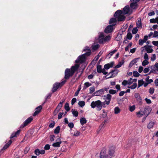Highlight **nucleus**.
<instances>
[{
    "label": "nucleus",
    "instance_id": "nucleus-59",
    "mask_svg": "<svg viewBox=\"0 0 158 158\" xmlns=\"http://www.w3.org/2000/svg\"><path fill=\"white\" fill-rule=\"evenodd\" d=\"M30 149V148L29 147H27L25 148L24 150V153L25 154H26L29 151Z\"/></svg>",
    "mask_w": 158,
    "mask_h": 158
},
{
    "label": "nucleus",
    "instance_id": "nucleus-24",
    "mask_svg": "<svg viewBox=\"0 0 158 158\" xmlns=\"http://www.w3.org/2000/svg\"><path fill=\"white\" fill-rule=\"evenodd\" d=\"M155 123L154 122H150L148 124V129H151L153 127Z\"/></svg>",
    "mask_w": 158,
    "mask_h": 158
},
{
    "label": "nucleus",
    "instance_id": "nucleus-63",
    "mask_svg": "<svg viewBox=\"0 0 158 158\" xmlns=\"http://www.w3.org/2000/svg\"><path fill=\"white\" fill-rule=\"evenodd\" d=\"M115 88L117 89L116 91L118 92V91H120L121 90L120 86L119 85H117L115 86Z\"/></svg>",
    "mask_w": 158,
    "mask_h": 158
},
{
    "label": "nucleus",
    "instance_id": "nucleus-21",
    "mask_svg": "<svg viewBox=\"0 0 158 158\" xmlns=\"http://www.w3.org/2000/svg\"><path fill=\"white\" fill-rule=\"evenodd\" d=\"M137 4L136 3L131 2L130 4V7L131 9H136Z\"/></svg>",
    "mask_w": 158,
    "mask_h": 158
},
{
    "label": "nucleus",
    "instance_id": "nucleus-5",
    "mask_svg": "<svg viewBox=\"0 0 158 158\" xmlns=\"http://www.w3.org/2000/svg\"><path fill=\"white\" fill-rule=\"evenodd\" d=\"M73 75L70 69H66L65 71L64 78L66 79H68L70 77L72 76Z\"/></svg>",
    "mask_w": 158,
    "mask_h": 158
},
{
    "label": "nucleus",
    "instance_id": "nucleus-61",
    "mask_svg": "<svg viewBox=\"0 0 158 158\" xmlns=\"http://www.w3.org/2000/svg\"><path fill=\"white\" fill-rule=\"evenodd\" d=\"M77 101V99L75 98H73L71 100V104L73 105Z\"/></svg>",
    "mask_w": 158,
    "mask_h": 158
},
{
    "label": "nucleus",
    "instance_id": "nucleus-31",
    "mask_svg": "<svg viewBox=\"0 0 158 158\" xmlns=\"http://www.w3.org/2000/svg\"><path fill=\"white\" fill-rule=\"evenodd\" d=\"M64 109L67 111V112L70 110V108H69L68 103L66 102L65 103L64 106Z\"/></svg>",
    "mask_w": 158,
    "mask_h": 158
},
{
    "label": "nucleus",
    "instance_id": "nucleus-29",
    "mask_svg": "<svg viewBox=\"0 0 158 158\" xmlns=\"http://www.w3.org/2000/svg\"><path fill=\"white\" fill-rule=\"evenodd\" d=\"M64 102V101H62V102H61L57 106L56 108L57 109L59 110H60L61 108L63 106V103Z\"/></svg>",
    "mask_w": 158,
    "mask_h": 158
},
{
    "label": "nucleus",
    "instance_id": "nucleus-56",
    "mask_svg": "<svg viewBox=\"0 0 158 158\" xmlns=\"http://www.w3.org/2000/svg\"><path fill=\"white\" fill-rule=\"evenodd\" d=\"M50 148V146L48 144H46L44 147V149L45 150H48Z\"/></svg>",
    "mask_w": 158,
    "mask_h": 158
},
{
    "label": "nucleus",
    "instance_id": "nucleus-51",
    "mask_svg": "<svg viewBox=\"0 0 158 158\" xmlns=\"http://www.w3.org/2000/svg\"><path fill=\"white\" fill-rule=\"evenodd\" d=\"M117 92L116 91L112 89H110L109 91V93L112 94H115Z\"/></svg>",
    "mask_w": 158,
    "mask_h": 158
},
{
    "label": "nucleus",
    "instance_id": "nucleus-20",
    "mask_svg": "<svg viewBox=\"0 0 158 158\" xmlns=\"http://www.w3.org/2000/svg\"><path fill=\"white\" fill-rule=\"evenodd\" d=\"M12 143V141L11 140H9L7 143H6L4 146L3 147L2 149V150H5L7 149L11 144Z\"/></svg>",
    "mask_w": 158,
    "mask_h": 158
},
{
    "label": "nucleus",
    "instance_id": "nucleus-53",
    "mask_svg": "<svg viewBox=\"0 0 158 158\" xmlns=\"http://www.w3.org/2000/svg\"><path fill=\"white\" fill-rule=\"evenodd\" d=\"M110 37L109 35L106 36L105 37H104V39L105 42L108 41L110 39Z\"/></svg>",
    "mask_w": 158,
    "mask_h": 158
},
{
    "label": "nucleus",
    "instance_id": "nucleus-7",
    "mask_svg": "<svg viewBox=\"0 0 158 158\" xmlns=\"http://www.w3.org/2000/svg\"><path fill=\"white\" fill-rule=\"evenodd\" d=\"M141 50L142 52L146 51L148 53H152L153 51L152 49L148 45H145L141 48Z\"/></svg>",
    "mask_w": 158,
    "mask_h": 158
},
{
    "label": "nucleus",
    "instance_id": "nucleus-14",
    "mask_svg": "<svg viewBox=\"0 0 158 158\" xmlns=\"http://www.w3.org/2000/svg\"><path fill=\"white\" fill-rule=\"evenodd\" d=\"M117 18L115 17V18H112L110 20L109 23L111 26H112L113 27L114 26L116 23Z\"/></svg>",
    "mask_w": 158,
    "mask_h": 158
},
{
    "label": "nucleus",
    "instance_id": "nucleus-1",
    "mask_svg": "<svg viewBox=\"0 0 158 158\" xmlns=\"http://www.w3.org/2000/svg\"><path fill=\"white\" fill-rule=\"evenodd\" d=\"M130 11L128 6H125L123 10H117L114 15V16L117 18L118 21H122L125 20L126 17L124 15L129 13Z\"/></svg>",
    "mask_w": 158,
    "mask_h": 158
},
{
    "label": "nucleus",
    "instance_id": "nucleus-45",
    "mask_svg": "<svg viewBox=\"0 0 158 158\" xmlns=\"http://www.w3.org/2000/svg\"><path fill=\"white\" fill-rule=\"evenodd\" d=\"M105 42L104 38H99L98 42L100 44H102Z\"/></svg>",
    "mask_w": 158,
    "mask_h": 158
},
{
    "label": "nucleus",
    "instance_id": "nucleus-17",
    "mask_svg": "<svg viewBox=\"0 0 158 158\" xmlns=\"http://www.w3.org/2000/svg\"><path fill=\"white\" fill-rule=\"evenodd\" d=\"M114 64V62H111L110 63H108L105 64L104 66V69L107 70L110 68L112 67Z\"/></svg>",
    "mask_w": 158,
    "mask_h": 158
},
{
    "label": "nucleus",
    "instance_id": "nucleus-15",
    "mask_svg": "<svg viewBox=\"0 0 158 158\" xmlns=\"http://www.w3.org/2000/svg\"><path fill=\"white\" fill-rule=\"evenodd\" d=\"M103 92V89H101L97 91L93 94V96H99L102 95Z\"/></svg>",
    "mask_w": 158,
    "mask_h": 158
},
{
    "label": "nucleus",
    "instance_id": "nucleus-10",
    "mask_svg": "<svg viewBox=\"0 0 158 158\" xmlns=\"http://www.w3.org/2000/svg\"><path fill=\"white\" fill-rule=\"evenodd\" d=\"M60 87V83L58 82L55 83L53 84V88L52 89V92H55L59 87Z\"/></svg>",
    "mask_w": 158,
    "mask_h": 158
},
{
    "label": "nucleus",
    "instance_id": "nucleus-46",
    "mask_svg": "<svg viewBox=\"0 0 158 158\" xmlns=\"http://www.w3.org/2000/svg\"><path fill=\"white\" fill-rule=\"evenodd\" d=\"M138 31V30L137 28L135 27L132 29V34H136L137 33Z\"/></svg>",
    "mask_w": 158,
    "mask_h": 158
},
{
    "label": "nucleus",
    "instance_id": "nucleus-64",
    "mask_svg": "<svg viewBox=\"0 0 158 158\" xmlns=\"http://www.w3.org/2000/svg\"><path fill=\"white\" fill-rule=\"evenodd\" d=\"M158 36V32L157 31H155L153 35V37H156Z\"/></svg>",
    "mask_w": 158,
    "mask_h": 158
},
{
    "label": "nucleus",
    "instance_id": "nucleus-48",
    "mask_svg": "<svg viewBox=\"0 0 158 158\" xmlns=\"http://www.w3.org/2000/svg\"><path fill=\"white\" fill-rule=\"evenodd\" d=\"M128 85H131L133 82V79L132 78H130L128 81Z\"/></svg>",
    "mask_w": 158,
    "mask_h": 158
},
{
    "label": "nucleus",
    "instance_id": "nucleus-60",
    "mask_svg": "<svg viewBox=\"0 0 158 158\" xmlns=\"http://www.w3.org/2000/svg\"><path fill=\"white\" fill-rule=\"evenodd\" d=\"M81 89V87H78L77 90V91L75 93L74 96H77L79 93V91Z\"/></svg>",
    "mask_w": 158,
    "mask_h": 158
},
{
    "label": "nucleus",
    "instance_id": "nucleus-37",
    "mask_svg": "<svg viewBox=\"0 0 158 158\" xmlns=\"http://www.w3.org/2000/svg\"><path fill=\"white\" fill-rule=\"evenodd\" d=\"M60 127L59 126H57L54 130V132L55 134H58L60 130Z\"/></svg>",
    "mask_w": 158,
    "mask_h": 158
},
{
    "label": "nucleus",
    "instance_id": "nucleus-4",
    "mask_svg": "<svg viewBox=\"0 0 158 158\" xmlns=\"http://www.w3.org/2000/svg\"><path fill=\"white\" fill-rule=\"evenodd\" d=\"M90 106L92 108H95L97 110L99 111L101 110L102 108V103L99 100L95 101H93L91 103Z\"/></svg>",
    "mask_w": 158,
    "mask_h": 158
},
{
    "label": "nucleus",
    "instance_id": "nucleus-54",
    "mask_svg": "<svg viewBox=\"0 0 158 158\" xmlns=\"http://www.w3.org/2000/svg\"><path fill=\"white\" fill-rule=\"evenodd\" d=\"M122 85L124 86L128 85V81L126 80H123L122 82Z\"/></svg>",
    "mask_w": 158,
    "mask_h": 158
},
{
    "label": "nucleus",
    "instance_id": "nucleus-13",
    "mask_svg": "<svg viewBox=\"0 0 158 158\" xmlns=\"http://www.w3.org/2000/svg\"><path fill=\"white\" fill-rule=\"evenodd\" d=\"M118 73V70L117 69H114L112 70L110 72L108 75L111 74V75L110 76V77H113L115 76Z\"/></svg>",
    "mask_w": 158,
    "mask_h": 158
},
{
    "label": "nucleus",
    "instance_id": "nucleus-43",
    "mask_svg": "<svg viewBox=\"0 0 158 158\" xmlns=\"http://www.w3.org/2000/svg\"><path fill=\"white\" fill-rule=\"evenodd\" d=\"M127 38L129 40H131L132 37V34L131 33L129 32L128 33L127 35Z\"/></svg>",
    "mask_w": 158,
    "mask_h": 158
},
{
    "label": "nucleus",
    "instance_id": "nucleus-62",
    "mask_svg": "<svg viewBox=\"0 0 158 158\" xmlns=\"http://www.w3.org/2000/svg\"><path fill=\"white\" fill-rule=\"evenodd\" d=\"M143 58L145 59V60H148V56L147 53H145Z\"/></svg>",
    "mask_w": 158,
    "mask_h": 158
},
{
    "label": "nucleus",
    "instance_id": "nucleus-39",
    "mask_svg": "<svg viewBox=\"0 0 158 158\" xmlns=\"http://www.w3.org/2000/svg\"><path fill=\"white\" fill-rule=\"evenodd\" d=\"M95 91V87L94 86L90 87L89 88V93L90 94H91L92 93L94 92Z\"/></svg>",
    "mask_w": 158,
    "mask_h": 158
},
{
    "label": "nucleus",
    "instance_id": "nucleus-9",
    "mask_svg": "<svg viewBox=\"0 0 158 158\" xmlns=\"http://www.w3.org/2000/svg\"><path fill=\"white\" fill-rule=\"evenodd\" d=\"M33 120V118L31 117H29L27 119H26L23 123V125H22L20 126V128H23L27 125L29 123H31Z\"/></svg>",
    "mask_w": 158,
    "mask_h": 158
},
{
    "label": "nucleus",
    "instance_id": "nucleus-32",
    "mask_svg": "<svg viewBox=\"0 0 158 158\" xmlns=\"http://www.w3.org/2000/svg\"><path fill=\"white\" fill-rule=\"evenodd\" d=\"M80 122L81 125H83L86 123V120L85 118H82L80 119Z\"/></svg>",
    "mask_w": 158,
    "mask_h": 158
},
{
    "label": "nucleus",
    "instance_id": "nucleus-49",
    "mask_svg": "<svg viewBox=\"0 0 158 158\" xmlns=\"http://www.w3.org/2000/svg\"><path fill=\"white\" fill-rule=\"evenodd\" d=\"M155 89L153 88H150L149 89V92L150 94H152L154 91Z\"/></svg>",
    "mask_w": 158,
    "mask_h": 158
},
{
    "label": "nucleus",
    "instance_id": "nucleus-57",
    "mask_svg": "<svg viewBox=\"0 0 158 158\" xmlns=\"http://www.w3.org/2000/svg\"><path fill=\"white\" fill-rule=\"evenodd\" d=\"M144 43H145L143 41L142 39H140L139 40V45H142Z\"/></svg>",
    "mask_w": 158,
    "mask_h": 158
},
{
    "label": "nucleus",
    "instance_id": "nucleus-34",
    "mask_svg": "<svg viewBox=\"0 0 158 158\" xmlns=\"http://www.w3.org/2000/svg\"><path fill=\"white\" fill-rule=\"evenodd\" d=\"M91 84L90 83H89V82H85L84 83V89H86L87 87H89V86H91Z\"/></svg>",
    "mask_w": 158,
    "mask_h": 158
},
{
    "label": "nucleus",
    "instance_id": "nucleus-40",
    "mask_svg": "<svg viewBox=\"0 0 158 158\" xmlns=\"http://www.w3.org/2000/svg\"><path fill=\"white\" fill-rule=\"evenodd\" d=\"M140 74L136 71H134L133 72V76L136 77H138Z\"/></svg>",
    "mask_w": 158,
    "mask_h": 158
},
{
    "label": "nucleus",
    "instance_id": "nucleus-22",
    "mask_svg": "<svg viewBox=\"0 0 158 158\" xmlns=\"http://www.w3.org/2000/svg\"><path fill=\"white\" fill-rule=\"evenodd\" d=\"M61 143V141L60 140L58 142L53 143L52 146L54 147H59L60 146V144Z\"/></svg>",
    "mask_w": 158,
    "mask_h": 158
},
{
    "label": "nucleus",
    "instance_id": "nucleus-41",
    "mask_svg": "<svg viewBox=\"0 0 158 158\" xmlns=\"http://www.w3.org/2000/svg\"><path fill=\"white\" fill-rule=\"evenodd\" d=\"M137 85V84L136 83H133V84L132 85L129 87V88L131 89H134L136 87Z\"/></svg>",
    "mask_w": 158,
    "mask_h": 158
},
{
    "label": "nucleus",
    "instance_id": "nucleus-52",
    "mask_svg": "<svg viewBox=\"0 0 158 158\" xmlns=\"http://www.w3.org/2000/svg\"><path fill=\"white\" fill-rule=\"evenodd\" d=\"M135 109V105H133L132 106H130L129 107V110L131 111L132 112Z\"/></svg>",
    "mask_w": 158,
    "mask_h": 158
},
{
    "label": "nucleus",
    "instance_id": "nucleus-36",
    "mask_svg": "<svg viewBox=\"0 0 158 158\" xmlns=\"http://www.w3.org/2000/svg\"><path fill=\"white\" fill-rule=\"evenodd\" d=\"M132 42H130L128 45L125 48V50L126 51H128V49L129 48L131 47V46L132 45Z\"/></svg>",
    "mask_w": 158,
    "mask_h": 158
},
{
    "label": "nucleus",
    "instance_id": "nucleus-47",
    "mask_svg": "<svg viewBox=\"0 0 158 158\" xmlns=\"http://www.w3.org/2000/svg\"><path fill=\"white\" fill-rule=\"evenodd\" d=\"M80 135V132L77 131H75L74 132L73 135L76 136H77Z\"/></svg>",
    "mask_w": 158,
    "mask_h": 158
},
{
    "label": "nucleus",
    "instance_id": "nucleus-27",
    "mask_svg": "<svg viewBox=\"0 0 158 158\" xmlns=\"http://www.w3.org/2000/svg\"><path fill=\"white\" fill-rule=\"evenodd\" d=\"M150 77L149 76H147L145 79V81L149 84H150L153 81L152 79H149Z\"/></svg>",
    "mask_w": 158,
    "mask_h": 158
},
{
    "label": "nucleus",
    "instance_id": "nucleus-26",
    "mask_svg": "<svg viewBox=\"0 0 158 158\" xmlns=\"http://www.w3.org/2000/svg\"><path fill=\"white\" fill-rule=\"evenodd\" d=\"M114 114H117L119 113L120 112V110L118 106L115 107L114 109Z\"/></svg>",
    "mask_w": 158,
    "mask_h": 158
},
{
    "label": "nucleus",
    "instance_id": "nucleus-12",
    "mask_svg": "<svg viewBox=\"0 0 158 158\" xmlns=\"http://www.w3.org/2000/svg\"><path fill=\"white\" fill-rule=\"evenodd\" d=\"M79 65L78 64H75L74 65L72 66L70 69L72 73L74 74L75 72L78 69Z\"/></svg>",
    "mask_w": 158,
    "mask_h": 158
},
{
    "label": "nucleus",
    "instance_id": "nucleus-55",
    "mask_svg": "<svg viewBox=\"0 0 158 158\" xmlns=\"http://www.w3.org/2000/svg\"><path fill=\"white\" fill-rule=\"evenodd\" d=\"M156 59V56L155 54H153L151 57V60L152 61H154Z\"/></svg>",
    "mask_w": 158,
    "mask_h": 158
},
{
    "label": "nucleus",
    "instance_id": "nucleus-19",
    "mask_svg": "<svg viewBox=\"0 0 158 158\" xmlns=\"http://www.w3.org/2000/svg\"><path fill=\"white\" fill-rule=\"evenodd\" d=\"M134 96L137 101H139V102H141L142 99L139 93H135L134 95Z\"/></svg>",
    "mask_w": 158,
    "mask_h": 158
},
{
    "label": "nucleus",
    "instance_id": "nucleus-8",
    "mask_svg": "<svg viewBox=\"0 0 158 158\" xmlns=\"http://www.w3.org/2000/svg\"><path fill=\"white\" fill-rule=\"evenodd\" d=\"M104 97H105V100L104 102V104L109 105L111 99V95L110 94H108L106 96H105Z\"/></svg>",
    "mask_w": 158,
    "mask_h": 158
},
{
    "label": "nucleus",
    "instance_id": "nucleus-58",
    "mask_svg": "<svg viewBox=\"0 0 158 158\" xmlns=\"http://www.w3.org/2000/svg\"><path fill=\"white\" fill-rule=\"evenodd\" d=\"M68 124V126L70 128H73L74 127V124L73 123H72V122Z\"/></svg>",
    "mask_w": 158,
    "mask_h": 158
},
{
    "label": "nucleus",
    "instance_id": "nucleus-16",
    "mask_svg": "<svg viewBox=\"0 0 158 158\" xmlns=\"http://www.w3.org/2000/svg\"><path fill=\"white\" fill-rule=\"evenodd\" d=\"M114 148H111L109 149L108 153L109 155V156L110 158H111L113 156V155L114 154Z\"/></svg>",
    "mask_w": 158,
    "mask_h": 158
},
{
    "label": "nucleus",
    "instance_id": "nucleus-33",
    "mask_svg": "<svg viewBox=\"0 0 158 158\" xmlns=\"http://www.w3.org/2000/svg\"><path fill=\"white\" fill-rule=\"evenodd\" d=\"M92 47L93 50H96L99 48V46L98 44H97L96 45H93Z\"/></svg>",
    "mask_w": 158,
    "mask_h": 158
},
{
    "label": "nucleus",
    "instance_id": "nucleus-6",
    "mask_svg": "<svg viewBox=\"0 0 158 158\" xmlns=\"http://www.w3.org/2000/svg\"><path fill=\"white\" fill-rule=\"evenodd\" d=\"M151 70L149 73L148 74H149L151 73H153L154 74L157 73V72H158V63H156L154 65L151 66L150 67Z\"/></svg>",
    "mask_w": 158,
    "mask_h": 158
},
{
    "label": "nucleus",
    "instance_id": "nucleus-23",
    "mask_svg": "<svg viewBox=\"0 0 158 158\" xmlns=\"http://www.w3.org/2000/svg\"><path fill=\"white\" fill-rule=\"evenodd\" d=\"M71 112L74 116L76 117L78 116L79 113L76 110L72 109Z\"/></svg>",
    "mask_w": 158,
    "mask_h": 158
},
{
    "label": "nucleus",
    "instance_id": "nucleus-30",
    "mask_svg": "<svg viewBox=\"0 0 158 158\" xmlns=\"http://www.w3.org/2000/svg\"><path fill=\"white\" fill-rule=\"evenodd\" d=\"M97 69V71L98 73H100L102 72V66L101 65H98Z\"/></svg>",
    "mask_w": 158,
    "mask_h": 158
},
{
    "label": "nucleus",
    "instance_id": "nucleus-11",
    "mask_svg": "<svg viewBox=\"0 0 158 158\" xmlns=\"http://www.w3.org/2000/svg\"><path fill=\"white\" fill-rule=\"evenodd\" d=\"M113 29V27L111 25L108 26L105 30V32L106 33H109L112 32Z\"/></svg>",
    "mask_w": 158,
    "mask_h": 158
},
{
    "label": "nucleus",
    "instance_id": "nucleus-42",
    "mask_svg": "<svg viewBox=\"0 0 158 158\" xmlns=\"http://www.w3.org/2000/svg\"><path fill=\"white\" fill-rule=\"evenodd\" d=\"M136 26L138 27H142V23L141 20H138L136 23Z\"/></svg>",
    "mask_w": 158,
    "mask_h": 158
},
{
    "label": "nucleus",
    "instance_id": "nucleus-2",
    "mask_svg": "<svg viewBox=\"0 0 158 158\" xmlns=\"http://www.w3.org/2000/svg\"><path fill=\"white\" fill-rule=\"evenodd\" d=\"M83 51L85 53L79 56L77 59L75 60L77 63H82L85 61L86 57L89 56L91 54V50L87 46L83 50Z\"/></svg>",
    "mask_w": 158,
    "mask_h": 158
},
{
    "label": "nucleus",
    "instance_id": "nucleus-3",
    "mask_svg": "<svg viewBox=\"0 0 158 158\" xmlns=\"http://www.w3.org/2000/svg\"><path fill=\"white\" fill-rule=\"evenodd\" d=\"M152 110V108L148 106H146L143 112H137L136 114L139 117H141L143 115H146V117H147L150 114Z\"/></svg>",
    "mask_w": 158,
    "mask_h": 158
},
{
    "label": "nucleus",
    "instance_id": "nucleus-44",
    "mask_svg": "<svg viewBox=\"0 0 158 158\" xmlns=\"http://www.w3.org/2000/svg\"><path fill=\"white\" fill-rule=\"evenodd\" d=\"M149 63V62L147 60H144L142 62V65L143 66H145L148 65Z\"/></svg>",
    "mask_w": 158,
    "mask_h": 158
},
{
    "label": "nucleus",
    "instance_id": "nucleus-28",
    "mask_svg": "<svg viewBox=\"0 0 158 158\" xmlns=\"http://www.w3.org/2000/svg\"><path fill=\"white\" fill-rule=\"evenodd\" d=\"M122 38V35L121 34H118L115 38L116 40L117 41H120Z\"/></svg>",
    "mask_w": 158,
    "mask_h": 158
},
{
    "label": "nucleus",
    "instance_id": "nucleus-35",
    "mask_svg": "<svg viewBox=\"0 0 158 158\" xmlns=\"http://www.w3.org/2000/svg\"><path fill=\"white\" fill-rule=\"evenodd\" d=\"M78 104L80 107H82L85 106V102L84 101H80L78 103Z\"/></svg>",
    "mask_w": 158,
    "mask_h": 158
},
{
    "label": "nucleus",
    "instance_id": "nucleus-25",
    "mask_svg": "<svg viewBox=\"0 0 158 158\" xmlns=\"http://www.w3.org/2000/svg\"><path fill=\"white\" fill-rule=\"evenodd\" d=\"M144 83V81L143 80L141 79L138 80V87L139 88L142 86Z\"/></svg>",
    "mask_w": 158,
    "mask_h": 158
},
{
    "label": "nucleus",
    "instance_id": "nucleus-18",
    "mask_svg": "<svg viewBox=\"0 0 158 158\" xmlns=\"http://www.w3.org/2000/svg\"><path fill=\"white\" fill-rule=\"evenodd\" d=\"M20 132V130H19L15 132V133H13L11 135L10 137V138L11 139L14 137H17V135H19Z\"/></svg>",
    "mask_w": 158,
    "mask_h": 158
},
{
    "label": "nucleus",
    "instance_id": "nucleus-38",
    "mask_svg": "<svg viewBox=\"0 0 158 158\" xmlns=\"http://www.w3.org/2000/svg\"><path fill=\"white\" fill-rule=\"evenodd\" d=\"M34 153L37 156L39 155L40 154V150L38 148L35 150Z\"/></svg>",
    "mask_w": 158,
    "mask_h": 158
},
{
    "label": "nucleus",
    "instance_id": "nucleus-50",
    "mask_svg": "<svg viewBox=\"0 0 158 158\" xmlns=\"http://www.w3.org/2000/svg\"><path fill=\"white\" fill-rule=\"evenodd\" d=\"M116 51L117 50H114L113 51L111 52L108 55H107V56H109V58H110V57L113 55V54L115 53Z\"/></svg>",
    "mask_w": 158,
    "mask_h": 158
}]
</instances>
